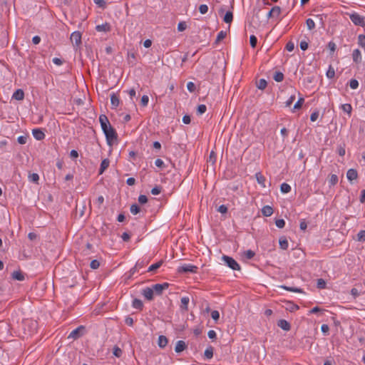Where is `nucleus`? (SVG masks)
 Returning a JSON list of instances; mask_svg holds the SVG:
<instances>
[{"instance_id":"1","label":"nucleus","mask_w":365,"mask_h":365,"mask_svg":"<svg viewBox=\"0 0 365 365\" xmlns=\"http://www.w3.org/2000/svg\"><path fill=\"white\" fill-rule=\"evenodd\" d=\"M99 121L101 128L106 135L107 143L109 145H112L117 141V134L115 130L111 127L110 122L105 115H101Z\"/></svg>"},{"instance_id":"2","label":"nucleus","mask_w":365,"mask_h":365,"mask_svg":"<svg viewBox=\"0 0 365 365\" xmlns=\"http://www.w3.org/2000/svg\"><path fill=\"white\" fill-rule=\"evenodd\" d=\"M223 262L233 270H240V266L235 259L229 256L224 255L222 257Z\"/></svg>"},{"instance_id":"3","label":"nucleus","mask_w":365,"mask_h":365,"mask_svg":"<svg viewBox=\"0 0 365 365\" xmlns=\"http://www.w3.org/2000/svg\"><path fill=\"white\" fill-rule=\"evenodd\" d=\"M350 19L356 26H365L364 18L359 14H352L350 15Z\"/></svg>"},{"instance_id":"4","label":"nucleus","mask_w":365,"mask_h":365,"mask_svg":"<svg viewBox=\"0 0 365 365\" xmlns=\"http://www.w3.org/2000/svg\"><path fill=\"white\" fill-rule=\"evenodd\" d=\"M197 267L191 264H184L182 266L179 267L178 272H190L195 273L197 272Z\"/></svg>"},{"instance_id":"5","label":"nucleus","mask_w":365,"mask_h":365,"mask_svg":"<svg viewBox=\"0 0 365 365\" xmlns=\"http://www.w3.org/2000/svg\"><path fill=\"white\" fill-rule=\"evenodd\" d=\"M168 287V283L163 284H155L152 287V289L154 290V293L155 294H160L163 290L166 289Z\"/></svg>"},{"instance_id":"6","label":"nucleus","mask_w":365,"mask_h":365,"mask_svg":"<svg viewBox=\"0 0 365 365\" xmlns=\"http://www.w3.org/2000/svg\"><path fill=\"white\" fill-rule=\"evenodd\" d=\"M71 41L76 46L81 43V34L79 31H74L71 35Z\"/></svg>"},{"instance_id":"7","label":"nucleus","mask_w":365,"mask_h":365,"mask_svg":"<svg viewBox=\"0 0 365 365\" xmlns=\"http://www.w3.org/2000/svg\"><path fill=\"white\" fill-rule=\"evenodd\" d=\"M32 134L34 138L36 139L37 140H41L45 138L44 133L39 128L34 129L32 130Z\"/></svg>"},{"instance_id":"8","label":"nucleus","mask_w":365,"mask_h":365,"mask_svg":"<svg viewBox=\"0 0 365 365\" xmlns=\"http://www.w3.org/2000/svg\"><path fill=\"white\" fill-rule=\"evenodd\" d=\"M154 290L152 287H146L143 290V295L148 300H152L154 296Z\"/></svg>"},{"instance_id":"9","label":"nucleus","mask_w":365,"mask_h":365,"mask_svg":"<svg viewBox=\"0 0 365 365\" xmlns=\"http://www.w3.org/2000/svg\"><path fill=\"white\" fill-rule=\"evenodd\" d=\"M346 178L350 182L357 179L358 173L355 169H349L346 173Z\"/></svg>"},{"instance_id":"10","label":"nucleus","mask_w":365,"mask_h":365,"mask_svg":"<svg viewBox=\"0 0 365 365\" xmlns=\"http://www.w3.org/2000/svg\"><path fill=\"white\" fill-rule=\"evenodd\" d=\"M190 299L188 297H182L180 299V309L181 310L186 312L188 309V304Z\"/></svg>"},{"instance_id":"11","label":"nucleus","mask_w":365,"mask_h":365,"mask_svg":"<svg viewBox=\"0 0 365 365\" xmlns=\"http://www.w3.org/2000/svg\"><path fill=\"white\" fill-rule=\"evenodd\" d=\"M255 178H256L258 184L260 185L262 187H266V185H265L266 178L260 172H258L255 174Z\"/></svg>"},{"instance_id":"12","label":"nucleus","mask_w":365,"mask_h":365,"mask_svg":"<svg viewBox=\"0 0 365 365\" xmlns=\"http://www.w3.org/2000/svg\"><path fill=\"white\" fill-rule=\"evenodd\" d=\"M353 61L356 63H359L361 62L362 57L361 54V51L359 49H354L352 53Z\"/></svg>"},{"instance_id":"13","label":"nucleus","mask_w":365,"mask_h":365,"mask_svg":"<svg viewBox=\"0 0 365 365\" xmlns=\"http://www.w3.org/2000/svg\"><path fill=\"white\" fill-rule=\"evenodd\" d=\"M281 13V9L279 6H274L267 14V18L279 16Z\"/></svg>"},{"instance_id":"14","label":"nucleus","mask_w":365,"mask_h":365,"mask_svg":"<svg viewBox=\"0 0 365 365\" xmlns=\"http://www.w3.org/2000/svg\"><path fill=\"white\" fill-rule=\"evenodd\" d=\"M187 346L185 341H178L175 347V351L177 353L182 352L186 349Z\"/></svg>"},{"instance_id":"15","label":"nucleus","mask_w":365,"mask_h":365,"mask_svg":"<svg viewBox=\"0 0 365 365\" xmlns=\"http://www.w3.org/2000/svg\"><path fill=\"white\" fill-rule=\"evenodd\" d=\"M12 98L22 101L24 98V92L22 89H17L12 95Z\"/></svg>"},{"instance_id":"16","label":"nucleus","mask_w":365,"mask_h":365,"mask_svg":"<svg viewBox=\"0 0 365 365\" xmlns=\"http://www.w3.org/2000/svg\"><path fill=\"white\" fill-rule=\"evenodd\" d=\"M96 29L99 32H108L110 30V26L108 23H105L101 25H97Z\"/></svg>"},{"instance_id":"17","label":"nucleus","mask_w":365,"mask_h":365,"mask_svg":"<svg viewBox=\"0 0 365 365\" xmlns=\"http://www.w3.org/2000/svg\"><path fill=\"white\" fill-rule=\"evenodd\" d=\"M277 325L284 331H289L291 328L289 323L284 319L279 320L277 322Z\"/></svg>"},{"instance_id":"18","label":"nucleus","mask_w":365,"mask_h":365,"mask_svg":"<svg viewBox=\"0 0 365 365\" xmlns=\"http://www.w3.org/2000/svg\"><path fill=\"white\" fill-rule=\"evenodd\" d=\"M11 276H12V278L15 280L24 281L25 279L24 274L21 271L13 272Z\"/></svg>"},{"instance_id":"19","label":"nucleus","mask_w":365,"mask_h":365,"mask_svg":"<svg viewBox=\"0 0 365 365\" xmlns=\"http://www.w3.org/2000/svg\"><path fill=\"white\" fill-rule=\"evenodd\" d=\"M110 103L113 108H117L120 104L119 97L116 94L112 93L110 95Z\"/></svg>"},{"instance_id":"20","label":"nucleus","mask_w":365,"mask_h":365,"mask_svg":"<svg viewBox=\"0 0 365 365\" xmlns=\"http://www.w3.org/2000/svg\"><path fill=\"white\" fill-rule=\"evenodd\" d=\"M262 213L265 217H269L273 214V209L271 206L265 205L262 209Z\"/></svg>"},{"instance_id":"21","label":"nucleus","mask_w":365,"mask_h":365,"mask_svg":"<svg viewBox=\"0 0 365 365\" xmlns=\"http://www.w3.org/2000/svg\"><path fill=\"white\" fill-rule=\"evenodd\" d=\"M109 164L110 162L108 159H104L102 160L99 169V175H102L104 173V171L108 168Z\"/></svg>"},{"instance_id":"22","label":"nucleus","mask_w":365,"mask_h":365,"mask_svg":"<svg viewBox=\"0 0 365 365\" xmlns=\"http://www.w3.org/2000/svg\"><path fill=\"white\" fill-rule=\"evenodd\" d=\"M341 109L346 113L350 117L351 115L352 112V106L349 103H344L341 106Z\"/></svg>"},{"instance_id":"23","label":"nucleus","mask_w":365,"mask_h":365,"mask_svg":"<svg viewBox=\"0 0 365 365\" xmlns=\"http://www.w3.org/2000/svg\"><path fill=\"white\" fill-rule=\"evenodd\" d=\"M168 341L166 336L161 335L158 337V344L160 348L165 347L168 344Z\"/></svg>"},{"instance_id":"24","label":"nucleus","mask_w":365,"mask_h":365,"mask_svg":"<svg viewBox=\"0 0 365 365\" xmlns=\"http://www.w3.org/2000/svg\"><path fill=\"white\" fill-rule=\"evenodd\" d=\"M84 327L81 326L78 328H76V329L73 330L70 334H69V338H73V339H76V338H78L79 336V332L81 330H83Z\"/></svg>"},{"instance_id":"25","label":"nucleus","mask_w":365,"mask_h":365,"mask_svg":"<svg viewBox=\"0 0 365 365\" xmlns=\"http://www.w3.org/2000/svg\"><path fill=\"white\" fill-rule=\"evenodd\" d=\"M232 20H233L232 11H227L224 16L223 21L226 24H231Z\"/></svg>"},{"instance_id":"26","label":"nucleus","mask_w":365,"mask_h":365,"mask_svg":"<svg viewBox=\"0 0 365 365\" xmlns=\"http://www.w3.org/2000/svg\"><path fill=\"white\" fill-rule=\"evenodd\" d=\"M132 306L135 309H141L143 306V302H142V301L140 299H135L133 301Z\"/></svg>"},{"instance_id":"27","label":"nucleus","mask_w":365,"mask_h":365,"mask_svg":"<svg viewBox=\"0 0 365 365\" xmlns=\"http://www.w3.org/2000/svg\"><path fill=\"white\" fill-rule=\"evenodd\" d=\"M279 243V246H280L281 249L285 250L288 248L289 243L286 238H284V237L280 238Z\"/></svg>"},{"instance_id":"28","label":"nucleus","mask_w":365,"mask_h":365,"mask_svg":"<svg viewBox=\"0 0 365 365\" xmlns=\"http://www.w3.org/2000/svg\"><path fill=\"white\" fill-rule=\"evenodd\" d=\"M280 190L283 193H288L291 191V186L286 182H283L280 185Z\"/></svg>"},{"instance_id":"29","label":"nucleus","mask_w":365,"mask_h":365,"mask_svg":"<svg viewBox=\"0 0 365 365\" xmlns=\"http://www.w3.org/2000/svg\"><path fill=\"white\" fill-rule=\"evenodd\" d=\"M162 264H163L162 261H159L156 263H154L148 267V272H154V271L157 270L158 268H160L161 267Z\"/></svg>"},{"instance_id":"30","label":"nucleus","mask_w":365,"mask_h":365,"mask_svg":"<svg viewBox=\"0 0 365 365\" xmlns=\"http://www.w3.org/2000/svg\"><path fill=\"white\" fill-rule=\"evenodd\" d=\"M304 102V98H299L297 103L294 104L292 111L294 112L296 110L300 109Z\"/></svg>"},{"instance_id":"31","label":"nucleus","mask_w":365,"mask_h":365,"mask_svg":"<svg viewBox=\"0 0 365 365\" xmlns=\"http://www.w3.org/2000/svg\"><path fill=\"white\" fill-rule=\"evenodd\" d=\"M204 355L207 359H212L213 356V348L212 346L207 347L204 352Z\"/></svg>"},{"instance_id":"32","label":"nucleus","mask_w":365,"mask_h":365,"mask_svg":"<svg viewBox=\"0 0 365 365\" xmlns=\"http://www.w3.org/2000/svg\"><path fill=\"white\" fill-rule=\"evenodd\" d=\"M273 78L277 82H282L284 79V74L282 72H275Z\"/></svg>"},{"instance_id":"33","label":"nucleus","mask_w":365,"mask_h":365,"mask_svg":"<svg viewBox=\"0 0 365 365\" xmlns=\"http://www.w3.org/2000/svg\"><path fill=\"white\" fill-rule=\"evenodd\" d=\"M338 182V177L335 174H332L329 176V183L330 186L335 185Z\"/></svg>"},{"instance_id":"34","label":"nucleus","mask_w":365,"mask_h":365,"mask_svg":"<svg viewBox=\"0 0 365 365\" xmlns=\"http://www.w3.org/2000/svg\"><path fill=\"white\" fill-rule=\"evenodd\" d=\"M280 287L282 288L283 289H285V290H287L289 292H296V293L302 292V289L299 288H297V287H287L284 285H282V286H280Z\"/></svg>"},{"instance_id":"35","label":"nucleus","mask_w":365,"mask_h":365,"mask_svg":"<svg viewBox=\"0 0 365 365\" xmlns=\"http://www.w3.org/2000/svg\"><path fill=\"white\" fill-rule=\"evenodd\" d=\"M358 44L359 46H361L365 51V36L364 35L360 34L358 36Z\"/></svg>"},{"instance_id":"36","label":"nucleus","mask_w":365,"mask_h":365,"mask_svg":"<svg viewBox=\"0 0 365 365\" xmlns=\"http://www.w3.org/2000/svg\"><path fill=\"white\" fill-rule=\"evenodd\" d=\"M257 87L260 90H264L267 87V81L264 79H260L257 82Z\"/></svg>"},{"instance_id":"37","label":"nucleus","mask_w":365,"mask_h":365,"mask_svg":"<svg viewBox=\"0 0 365 365\" xmlns=\"http://www.w3.org/2000/svg\"><path fill=\"white\" fill-rule=\"evenodd\" d=\"M130 210L133 215H137L140 212V208L138 205L134 204L130 206Z\"/></svg>"},{"instance_id":"38","label":"nucleus","mask_w":365,"mask_h":365,"mask_svg":"<svg viewBox=\"0 0 365 365\" xmlns=\"http://www.w3.org/2000/svg\"><path fill=\"white\" fill-rule=\"evenodd\" d=\"M227 36V32L224 31H221L218 33L217 38H216V43H218L221 41H222Z\"/></svg>"},{"instance_id":"39","label":"nucleus","mask_w":365,"mask_h":365,"mask_svg":"<svg viewBox=\"0 0 365 365\" xmlns=\"http://www.w3.org/2000/svg\"><path fill=\"white\" fill-rule=\"evenodd\" d=\"M306 24L309 30H312L315 27V23L312 19H307L306 21Z\"/></svg>"},{"instance_id":"40","label":"nucleus","mask_w":365,"mask_h":365,"mask_svg":"<svg viewBox=\"0 0 365 365\" xmlns=\"http://www.w3.org/2000/svg\"><path fill=\"white\" fill-rule=\"evenodd\" d=\"M206 110H207V107L204 104L199 105L197 108V114H199V115H202V114L205 113L206 112Z\"/></svg>"},{"instance_id":"41","label":"nucleus","mask_w":365,"mask_h":365,"mask_svg":"<svg viewBox=\"0 0 365 365\" xmlns=\"http://www.w3.org/2000/svg\"><path fill=\"white\" fill-rule=\"evenodd\" d=\"M30 181L37 183L39 180V175L37 173H32L29 175Z\"/></svg>"},{"instance_id":"42","label":"nucleus","mask_w":365,"mask_h":365,"mask_svg":"<svg viewBox=\"0 0 365 365\" xmlns=\"http://www.w3.org/2000/svg\"><path fill=\"white\" fill-rule=\"evenodd\" d=\"M113 354L115 356L119 358L122 355V350L117 346L113 347Z\"/></svg>"},{"instance_id":"43","label":"nucleus","mask_w":365,"mask_h":365,"mask_svg":"<svg viewBox=\"0 0 365 365\" xmlns=\"http://www.w3.org/2000/svg\"><path fill=\"white\" fill-rule=\"evenodd\" d=\"M149 102V97L147 95H144L142 96L140 100V104L142 106L145 107L148 106Z\"/></svg>"},{"instance_id":"44","label":"nucleus","mask_w":365,"mask_h":365,"mask_svg":"<svg viewBox=\"0 0 365 365\" xmlns=\"http://www.w3.org/2000/svg\"><path fill=\"white\" fill-rule=\"evenodd\" d=\"M349 86L351 89H356L359 87V82L356 79H351L349 81Z\"/></svg>"},{"instance_id":"45","label":"nucleus","mask_w":365,"mask_h":365,"mask_svg":"<svg viewBox=\"0 0 365 365\" xmlns=\"http://www.w3.org/2000/svg\"><path fill=\"white\" fill-rule=\"evenodd\" d=\"M335 76V71L333 67L331 66H329L327 72V76L328 78H332Z\"/></svg>"},{"instance_id":"46","label":"nucleus","mask_w":365,"mask_h":365,"mask_svg":"<svg viewBox=\"0 0 365 365\" xmlns=\"http://www.w3.org/2000/svg\"><path fill=\"white\" fill-rule=\"evenodd\" d=\"M199 11L201 14H205L208 11V6L206 4H201L199 6Z\"/></svg>"},{"instance_id":"47","label":"nucleus","mask_w":365,"mask_h":365,"mask_svg":"<svg viewBox=\"0 0 365 365\" xmlns=\"http://www.w3.org/2000/svg\"><path fill=\"white\" fill-rule=\"evenodd\" d=\"M187 29V24L185 21H180L178 24V31H183Z\"/></svg>"},{"instance_id":"48","label":"nucleus","mask_w":365,"mask_h":365,"mask_svg":"<svg viewBox=\"0 0 365 365\" xmlns=\"http://www.w3.org/2000/svg\"><path fill=\"white\" fill-rule=\"evenodd\" d=\"M250 43L252 48H255L257 43V38L255 36L251 35L250 37Z\"/></svg>"},{"instance_id":"49","label":"nucleus","mask_w":365,"mask_h":365,"mask_svg":"<svg viewBox=\"0 0 365 365\" xmlns=\"http://www.w3.org/2000/svg\"><path fill=\"white\" fill-rule=\"evenodd\" d=\"M357 239L359 241H365V230H361L357 234Z\"/></svg>"},{"instance_id":"50","label":"nucleus","mask_w":365,"mask_h":365,"mask_svg":"<svg viewBox=\"0 0 365 365\" xmlns=\"http://www.w3.org/2000/svg\"><path fill=\"white\" fill-rule=\"evenodd\" d=\"M317 285L318 288L324 289L326 287V282L323 279H319Z\"/></svg>"},{"instance_id":"51","label":"nucleus","mask_w":365,"mask_h":365,"mask_svg":"<svg viewBox=\"0 0 365 365\" xmlns=\"http://www.w3.org/2000/svg\"><path fill=\"white\" fill-rule=\"evenodd\" d=\"M275 225L279 228H283L285 225V221L283 219L277 220Z\"/></svg>"},{"instance_id":"52","label":"nucleus","mask_w":365,"mask_h":365,"mask_svg":"<svg viewBox=\"0 0 365 365\" xmlns=\"http://www.w3.org/2000/svg\"><path fill=\"white\" fill-rule=\"evenodd\" d=\"M187 88L190 92H194L196 87L194 83L190 81L187 83Z\"/></svg>"},{"instance_id":"53","label":"nucleus","mask_w":365,"mask_h":365,"mask_svg":"<svg viewBox=\"0 0 365 365\" xmlns=\"http://www.w3.org/2000/svg\"><path fill=\"white\" fill-rule=\"evenodd\" d=\"M94 3L98 6L101 8H105L106 7V1L105 0H93Z\"/></svg>"},{"instance_id":"54","label":"nucleus","mask_w":365,"mask_h":365,"mask_svg":"<svg viewBox=\"0 0 365 365\" xmlns=\"http://www.w3.org/2000/svg\"><path fill=\"white\" fill-rule=\"evenodd\" d=\"M17 141L19 144H26L27 142V137L24 135L19 136L17 138Z\"/></svg>"},{"instance_id":"55","label":"nucleus","mask_w":365,"mask_h":365,"mask_svg":"<svg viewBox=\"0 0 365 365\" xmlns=\"http://www.w3.org/2000/svg\"><path fill=\"white\" fill-rule=\"evenodd\" d=\"M294 100H295V95H294V94H293V95H292V96L288 98V100L285 102V106H286L287 107H289V106L292 104V103H293V101H294Z\"/></svg>"},{"instance_id":"56","label":"nucleus","mask_w":365,"mask_h":365,"mask_svg":"<svg viewBox=\"0 0 365 365\" xmlns=\"http://www.w3.org/2000/svg\"><path fill=\"white\" fill-rule=\"evenodd\" d=\"M285 48L288 51L292 52L294 49V43L292 41H289Z\"/></svg>"},{"instance_id":"57","label":"nucleus","mask_w":365,"mask_h":365,"mask_svg":"<svg viewBox=\"0 0 365 365\" xmlns=\"http://www.w3.org/2000/svg\"><path fill=\"white\" fill-rule=\"evenodd\" d=\"M211 317L212 318V319H214L215 321H217L220 318V313L217 310H214L211 312Z\"/></svg>"},{"instance_id":"58","label":"nucleus","mask_w":365,"mask_h":365,"mask_svg":"<svg viewBox=\"0 0 365 365\" xmlns=\"http://www.w3.org/2000/svg\"><path fill=\"white\" fill-rule=\"evenodd\" d=\"M321 331L324 335H327L329 331V327L327 324H322L321 327Z\"/></svg>"},{"instance_id":"59","label":"nucleus","mask_w":365,"mask_h":365,"mask_svg":"<svg viewBox=\"0 0 365 365\" xmlns=\"http://www.w3.org/2000/svg\"><path fill=\"white\" fill-rule=\"evenodd\" d=\"M324 311V309L319 308V307H314L311 310H309V314H316L318 312H322Z\"/></svg>"},{"instance_id":"60","label":"nucleus","mask_w":365,"mask_h":365,"mask_svg":"<svg viewBox=\"0 0 365 365\" xmlns=\"http://www.w3.org/2000/svg\"><path fill=\"white\" fill-rule=\"evenodd\" d=\"M155 165L160 168H163L165 165L163 160L160 158L155 160Z\"/></svg>"},{"instance_id":"61","label":"nucleus","mask_w":365,"mask_h":365,"mask_svg":"<svg viewBox=\"0 0 365 365\" xmlns=\"http://www.w3.org/2000/svg\"><path fill=\"white\" fill-rule=\"evenodd\" d=\"M99 266H100V263H99V262L98 260L93 259V260L91 261V267L92 269H98L99 267Z\"/></svg>"},{"instance_id":"62","label":"nucleus","mask_w":365,"mask_h":365,"mask_svg":"<svg viewBox=\"0 0 365 365\" xmlns=\"http://www.w3.org/2000/svg\"><path fill=\"white\" fill-rule=\"evenodd\" d=\"M160 192L161 188L158 186H156L151 190V193L154 195H159Z\"/></svg>"},{"instance_id":"63","label":"nucleus","mask_w":365,"mask_h":365,"mask_svg":"<svg viewBox=\"0 0 365 365\" xmlns=\"http://www.w3.org/2000/svg\"><path fill=\"white\" fill-rule=\"evenodd\" d=\"M138 202L140 203V204H145L148 202V198L145 195H140L139 197H138Z\"/></svg>"},{"instance_id":"64","label":"nucleus","mask_w":365,"mask_h":365,"mask_svg":"<svg viewBox=\"0 0 365 365\" xmlns=\"http://www.w3.org/2000/svg\"><path fill=\"white\" fill-rule=\"evenodd\" d=\"M318 118H319V112L315 111L311 114L310 120H311V121L314 122L317 120Z\"/></svg>"}]
</instances>
